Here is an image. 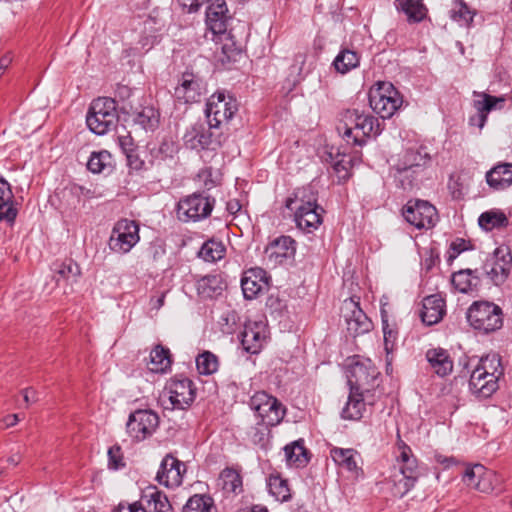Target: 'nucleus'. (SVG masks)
I'll return each instance as SVG.
<instances>
[{"mask_svg":"<svg viewBox=\"0 0 512 512\" xmlns=\"http://www.w3.org/2000/svg\"><path fill=\"white\" fill-rule=\"evenodd\" d=\"M177 151V144L172 139L165 138L158 147L151 149V155L154 160H165L172 158Z\"/></svg>","mask_w":512,"mask_h":512,"instance_id":"55","label":"nucleus"},{"mask_svg":"<svg viewBox=\"0 0 512 512\" xmlns=\"http://www.w3.org/2000/svg\"><path fill=\"white\" fill-rule=\"evenodd\" d=\"M366 403L373 404L368 394L350 388V394L341 416L345 420H360L363 417Z\"/></svg>","mask_w":512,"mask_h":512,"instance_id":"24","label":"nucleus"},{"mask_svg":"<svg viewBox=\"0 0 512 512\" xmlns=\"http://www.w3.org/2000/svg\"><path fill=\"white\" fill-rule=\"evenodd\" d=\"M469 389L478 398H489L498 389V380L486 371L472 370L469 379Z\"/></svg>","mask_w":512,"mask_h":512,"instance_id":"20","label":"nucleus"},{"mask_svg":"<svg viewBox=\"0 0 512 512\" xmlns=\"http://www.w3.org/2000/svg\"><path fill=\"white\" fill-rule=\"evenodd\" d=\"M113 512H147L141 498L133 503H120Z\"/></svg>","mask_w":512,"mask_h":512,"instance_id":"62","label":"nucleus"},{"mask_svg":"<svg viewBox=\"0 0 512 512\" xmlns=\"http://www.w3.org/2000/svg\"><path fill=\"white\" fill-rule=\"evenodd\" d=\"M184 470V464L180 460L167 454L160 464L156 480L166 487H178L182 484Z\"/></svg>","mask_w":512,"mask_h":512,"instance_id":"19","label":"nucleus"},{"mask_svg":"<svg viewBox=\"0 0 512 512\" xmlns=\"http://www.w3.org/2000/svg\"><path fill=\"white\" fill-rule=\"evenodd\" d=\"M156 42L157 36L141 33L140 39L138 40L139 47L132 48V54L135 55L137 53L147 52L155 45Z\"/></svg>","mask_w":512,"mask_h":512,"instance_id":"60","label":"nucleus"},{"mask_svg":"<svg viewBox=\"0 0 512 512\" xmlns=\"http://www.w3.org/2000/svg\"><path fill=\"white\" fill-rule=\"evenodd\" d=\"M149 370L154 373H165L171 366L169 350L161 345L155 346L150 353Z\"/></svg>","mask_w":512,"mask_h":512,"instance_id":"41","label":"nucleus"},{"mask_svg":"<svg viewBox=\"0 0 512 512\" xmlns=\"http://www.w3.org/2000/svg\"><path fill=\"white\" fill-rule=\"evenodd\" d=\"M405 220L417 229L432 228L438 221L436 208L428 201L410 200L402 209Z\"/></svg>","mask_w":512,"mask_h":512,"instance_id":"13","label":"nucleus"},{"mask_svg":"<svg viewBox=\"0 0 512 512\" xmlns=\"http://www.w3.org/2000/svg\"><path fill=\"white\" fill-rule=\"evenodd\" d=\"M165 392L171 409L184 410L188 408L196 397V388L193 381L181 375L171 378L166 386Z\"/></svg>","mask_w":512,"mask_h":512,"instance_id":"12","label":"nucleus"},{"mask_svg":"<svg viewBox=\"0 0 512 512\" xmlns=\"http://www.w3.org/2000/svg\"><path fill=\"white\" fill-rule=\"evenodd\" d=\"M448 188L451 191L454 198H460L462 196V184L458 175H451L448 181Z\"/></svg>","mask_w":512,"mask_h":512,"instance_id":"64","label":"nucleus"},{"mask_svg":"<svg viewBox=\"0 0 512 512\" xmlns=\"http://www.w3.org/2000/svg\"><path fill=\"white\" fill-rule=\"evenodd\" d=\"M17 214L18 210L13 205V193L10 184L0 177V222L5 220L12 225Z\"/></svg>","mask_w":512,"mask_h":512,"instance_id":"29","label":"nucleus"},{"mask_svg":"<svg viewBox=\"0 0 512 512\" xmlns=\"http://www.w3.org/2000/svg\"><path fill=\"white\" fill-rule=\"evenodd\" d=\"M219 485L228 493H237L242 488L240 473L233 468H225L219 476Z\"/></svg>","mask_w":512,"mask_h":512,"instance_id":"49","label":"nucleus"},{"mask_svg":"<svg viewBox=\"0 0 512 512\" xmlns=\"http://www.w3.org/2000/svg\"><path fill=\"white\" fill-rule=\"evenodd\" d=\"M473 476H477V483L474 484V489L482 493L492 492L498 484V478L492 470L486 468H477L472 472Z\"/></svg>","mask_w":512,"mask_h":512,"instance_id":"46","label":"nucleus"},{"mask_svg":"<svg viewBox=\"0 0 512 512\" xmlns=\"http://www.w3.org/2000/svg\"><path fill=\"white\" fill-rule=\"evenodd\" d=\"M118 122L116 101L109 97H99L90 105L86 116L89 129L97 134L104 135L114 129Z\"/></svg>","mask_w":512,"mask_h":512,"instance_id":"3","label":"nucleus"},{"mask_svg":"<svg viewBox=\"0 0 512 512\" xmlns=\"http://www.w3.org/2000/svg\"><path fill=\"white\" fill-rule=\"evenodd\" d=\"M52 269L57 283L64 281L72 284L77 280L81 273L79 265L72 259L56 262L53 264Z\"/></svg>","mask_w":512,"mask_h":512,"instance_id":"36","label":"nucleus"},{"mask_svg":"<svg viewBox=\"0 0 512 512\" xmlns=\"http://www.w3.org/2000/svg\"><path fill=\"white\" fill-rule=\"evenodd\" d=\"M237 111V100L230 94L218 91L207 100L205 109L207 123L210 128L219 130L229 123Z\"/></svg>","mask_w":512,"mask_h":512,"instance_id":"4","label":"nucleus"},{"mask_svg":"<svg viewBox=\"0 0 512 512\" xmlns=\"http://www.w3.org/2000/svg\"><path fill=\"white\" fill-rule=\"evenodd\" d=\"M225 255V247L221 242L208 240L205 242L200 251L199 257L207 262H215L222 259Z\"/></svg>","mask_w":512,"mask_h":512,"instance_id":"51","label":"nucleus"},{"mask_svg":"<svg viewBox=\"0 0 512 512\" xmlns=\"http://www.w3.org/2000/svg\"><path fill=\"white\" fill-rule=\"evenodd\" d=\"M272 425L265 422H259L251 427L248 432L250 441L261 449H267L271 443V430Z\"/></svg>","mask_w":512,"mask_h":512,"instance_id":"47","label":"nucleus"},{"mask_svg":"<svg viewBox=\"0 0 512 512\" xmlns=\"http://www.w3.org/2000/svg\"><path fill=\"white\" fill-rule=\"evenodd\" d=\"M139 239L138 224L133 220L121 219L114 225L108 245L111 251L126 254L138 243Z\"/></svg>","mask_w":512,"mask_h":512,"instance_id":"9","label":"nucleus"},{"mask_svg":"<svg viewBox=\"0 0 512 512\" xmlns=\"http://www.w3.org/2000/svg\"><path fill=\"white\" fill-rule=\"evenodd\" d=\"M430 161V156L426 152L419 150H408L403 160L397 165V178L401 182L404 189L407 186L412 185V177L416 174L423 166Z\"/></svg>","mask_w":512,"mask_h":512,"instance_id":"15","label":"nucleus"},{"mask_svg":"<svg viewBox=\"0 0 512 512\" xmlns=\"http://www.w3.org/2000/svg\"><path fill=\"white\" fill-rule=\"evenodd\" d=\"M479 225L485 230L506 226L508 219L503 212L487 211L482 213L478 219Z\"/></svg>","mask_w":512,"mask_h":512,"instance_id":"52","label":"nucleus"},{"mask_svg":"<svg viewBox=\"0 0 512 512\" xmlns=\"http://www.w3.org/2000/svg\"><path fill=\"white\" fill-rule=\"evenodd\" d=\"M330 456L338 466L345 468L348 471L357 472L359 470L357 464V457H359V454L352 448L333 447L330 450Z\"/></svg>","mask_w":512,"mask_h":512,"instance_id":"35","label":"nucleus"},{"mask_svg":"<svg viewBox=\"0 0 512 512\" xmlns=\"http://www.w3.org/2000/svg\"><path fill=\"white\" fill-rule=\"evenodd\" d=\"M493 260L511 270L512 255L508 247H498L494 252Z\"/></svg>","mask_w":512,"mask_h":512,"instance_id":"61","label":"nucleus"},{"mask_svg":"<svg viewBox=\"0 0 512 512\" xmlns=\"http://www.w3.org/2000/svg\"><path fill=\"white\" fill-rule=\"evenodd\" d=\"M141 501L151 512H171V504L166 494L156 486H148L142 491Z\"/></svg>","mask_w":512,"mask_h":512,"instance_id":"28","label":"nucleus"},{"mask_svg":"<svg viewBox=\"0 0 512 512\" xmlns=\"http://www.w3.org/2000/svg\"><path fill=\"white\" fill-rule=\"evenodd\" d=\"M486 272L496 285L504 283L510 274V270H508V268H505L500 263H496L494 260L489 269L488 265H486Z\"/></svg>","mask_w":512,"mask_h":512,"instance_id":"56","label":"nucleus"},{"mask_svg":"<svg viewBox=\"0 0 512 512\" xmlns=\"http://www.w3.org/2000/svg\"><path fill=\"white\" fill-rule=\"evenodd\" d=\"M186 147L195 150L211 149L215 150L221 147L224 141L222 132H216L214 128H206L201 123H196L189 127L184 136Z\"/></svg>","mask_w":512,"mask_h":512,"instance_id":"11","label":"nucleus"},{"mask_svg":"<svg viewBox=\"0 0 512 512\" xmlns=\"http://www.w3.org/2000/svg\"><path fill=\"white\" fill-rule=\"evenodd\" d=\"M445 300L439 294L425 297L422 303L421 319L428 326L437 324L446 313Z\"/></svg>","mask_w":512,"mask_h":512,"instance_id":"22","label":"nucleus"},{"mask_svg":"<svg viewBox=\"0 0 512 512\" xmlns=\"http://www.w3.org/2000/svg\"><path fill=\"white\" fill-rule=\"evenodd\" d=\"M267 338V325L264 321H248L241 332L243 349L251 354H257Z\"/></svg>","mask_w":512,"mask_h":512,"instance_id":"18","label":"nucleus"},{"mask_svg":"<svg viewBox=\"0 0 512 512\" xmlns=\"http://www.w3.org/2000/svg\"><path fill=\"white\" fill-rule=\"evenodd\" d=\"M486 182L494 190H504L512 185V163H499L486 173Z\"/></svg>","mask_w":512,"mask_h":512,"instance_id":"27","label":"nucleus"},{"mask_svg":"<svg viewBox=\"0 0 512 512\" xmlns=\"http://www.w3.org/2000/svg\"><path fill=\"white\" fill-rule=\"evenodd\" d=\"M395 6L413 22H420L426 16L427 10L421 0H395Z\"/></svg>","mask_w":512,"mask_h":512,"instance_id":"43","label":"nucleus"},{"mask_svg":"<svg viewBox=\"0 0 512 512\" xmlns=\"http://www.w3.org/2000/svg\"><path fill=\"white\" fill-rule=\"evenodd\" d=\"M249 405L261 419V422L272 426H277L286 414V409L282 403L265 391L256 392L250 398Z\"/></svg>","mask_w":512,"mask_h":512,"instance_id":"8","label":"nucleus"},{"mask_svg":"<svg viewBox=\"0 0 512 512\" xmlns=\"http://www.w3.org/2000/svg\"><path fill=\"white\" fill-rule=\"evenodd\" d=\"M425 357L430 368L439 377H445L452 372L453 360L447 350L441 347L431 348L426 351Z\"/></svg>","mask_w":512,"mask_h":512,"instance_id":"23","label":"nucleus"},{"mask_svg":"<svg viewBox=\"0 0 512 512\" xmlns=\"http://www.w3.org/2000/svg\"><path fill=\"white\" fill-rule=\"evenodd\" d=\"M123 455L120 446L114 445L108 450V467L109 469L118 470L124 467Z\"/></svg>","mask_w":512,"mask_h":512,"instance_id":"58","label":"nucleus"},{"mask_svg":"<svg viewBox=\"0 0 512 512\" xmlns=\"http://www.w3.org/2000/svg\"><path fill=\"white\" fill-rule=\"evenodd\" d=\"M400 454L397 457V463L399 466L398 471L403 472L408 476H414L418 480L420 475L417 459L412 453V450L404 442L399 443Z\"/></svg>","mask_w":512,"mask_h":512,"instance_id":"31","label":"nucleus"},{"mask_svg":"<svg viewBox=\"0 0 512 512\" xmlns=\"http://www.w3.org/2000/svg\"><path fill=\"white\" fill-rule=\"evenodd\" d=\"M285 206L294 213L297 228L305 233L314 232L322 224L324 210L311 188L297 189L293 197L286 199Z\"/></svg>","mask_w":512,"mask_h":512,"instance_id":"1","label":"nucleus"},{"mask_svg":"<svg viewBox=\"0 0 512 512\" xmlns=\"http://www.w3.org/2000/svg\"><path fill=\"white\" fill-rule=\"evenodd\" d=\"M132 121L145 131H154L159 124V112L152 106H144L131 114Z\"/></svg>","mask_w":512,"mask_h":512,"instance_id":"32","label":"nucleus"},{"mask_svg":"<svg viewBox=\"0 0 512 512\" xmlns=\"http://www.w3.org/2000/svg\"><path fill=\"white\" fill-rule=\"evenodd\" d=\"M343 311L347 331L351 336L356 337L371 330L372 322L360 308L359 302L353 298L344 301Z\"/></svg>","mask_w":512,"mask_h":512,"instance_id":"16","label":"nucleus"},{"mask_svg":"<svg viewBox=\"0 0 512 512\" xmlns=\"http://www.w3.org/2000/svg\"><path fill=\"white\" fill-rule=\"evenodd\" d=\"M182 512H216V507L210 495L195 494L188 499Z\"/></svg>","mask_w":512,"mask_h":512,"instance_id":"45","label":"nucleus"},{"mask_svg":"<svg viewBox=\"0 0 512 512\" xmlns=\"http://www.w3.org/2000/svg\"><path fill=\"white\" fill-rule=\"evenodd\" d=\"M347 142L362 146L370 135H378V120L357 109H347L342 115V127L338 128Z\"/></svg>","mask_w":512,"mask_h":512,"instance_id":"2","label":"nucleus"},{"mask_svg":"<svg viewBox=\"0 0 512 512\" xmlns=\"http://www.w3.org/2000/svg\"><path fill=\"white\" fill-rule=\"evenodd\" d=\"M219 41L222 43V53L228 58L232 59L242 51V44L237 41L231 32L218 33Z\"/></svg>","mask_w":512,"mask_h":512,"instance_id":"54","label":"nucleus"},{"mask_svg":"<svg viewBox=\"0 0 512 512\" xmlns=\"http://www.w3.org/2000/svg\"><path fill=\"white\" fill-rule=\"evenodd\" d=\"M372 110L383 119L391 118L403 104L400 92L389 82H380L369 92Z\"/></svg>","mask_w":512,"mask_h":512,"instance_id":"5","label":"nucleus"},{"mask_svg":"<svg viewBox=\"0 0 512 512\" xmlns=\"http://www.w3.org/2000/svg\"><path fill=\"white\" fill-rule=\"evenodd\" d=\"M87 168L94 174L111 173L114 168V160L111 153L107 150L92 152L87 162Z\"/></svg>","mask_w":512,"mask_h":512,"instance_id":"33","label":"nucleus"},{"mask_svg":"<svg viewBox=\"0 0 512 512\" xmlns=\"http://www.w3.org/2000/svg\"><path fill=\"white\" fill-rule=\"evenodd\" d=\"M159 425V416L152 410L139 409L131 413L126 423L128 435L137 442L151 437Z\"/></svg>","mask_w":512,"mask_h":512,"instance_id":"10","label":"nucleus"},{"mask_svg":"<svg viewBox=\"0 0 512 512\" xmlns=\"http://www.w3.org/2000/svg\"><path fill=\"white\" fill-rule=\"evenodd\" d=\"M165 22L159 18L158 16H148L143 21V29L141 33L143 34H152L153 36L158 37V33L164 28Z\"/></svg>","mask_w":512,"mask_h":512,"instance_id":"57","label":"nucleus"},{"mask_svg":"<svg viewBox=\"0 0 512 512\" xmlns=\"http://www.w3.org/2000/svg\"><path fill=\"white\" fill-rule=\"evenodd\" d=\"M467 320L476 330L493 332L503 325L502 309L491 302H474L467 311Z\"/></svg>","mask_w":512,"mask_h":512,"instance_id":"6","label":"nucleus"},{"mask_svg":"<svg viewBox=\"0 0 512 512\" xmlns=\"http://www.w3.org/2000/svg\"><path fill=\"white\" fill-rule=\"evenodd\" d=\"M128 166L133 170H141L145 166L144 160H142L139 154L135 151H128L126 154Z\"/></svg>","mask_w":512,"mask_h":512,"instance_id":"63","label":"nucleus"},{"mask_svg":"<svg viewBox=\"0 0 512 512\" xmlns=\"http://www.w3.org/2000/svg\"><path fill=\"white\" fill-rule=\"evenodd\" d=\"M307 53L304 51L297 52L292 60V64L289 67L288 81L293 85L300 83L309 70L306 69Z\"/></svg>","mask_w":512,"mask_h":512,"instance_id":"44","label":"nucleus"},{"mask_svg":"<svg viewBox=\"0 0 512 512\" xmlns=\"http://www.w3.org/2000/svg\"><path fill=\"white\" fill-rule=\"evenodd\" d=\"M481 100H475L474 106L477 110V114L475 116L470 117V124H475L474 120L478 119L479 123L477 126L481 129L484 127L487 113L490 112L498 102H502L503 99L497 98L488 94H482Z\"/></svg>","mask_w":512,"mask_h":512,"instance_id":"38","label":"nucleus"},{"mask_svg":"<svg viewBox=\"0 0 512 512\" xmlns=\"http://www.w3.org/2000/svg\"><path fill=\"white\" fill-rule=\"evenodd\" d=\"M473 370H480L481 372L486 371L490 375L495 376L497 380L503 375L500 357L496 353L481 357Z\"/></svg>","mask_w":512,"mask_h":512,"instance_id":"50","label":"nucleus"},{"mask_svg":"<svg viewBox=\"0 0 512 512\" xmlns=\"http://www.w3.org/2000/svg\"><path fill=\"white\" fill-rule=\"evenodd\" d=\"M378 375L377 368L370 360L357 362L351 369L348 383L351 389L369 394L370 388L376 384Z\"/></svg>","mask_w":512,"mask_h":512,"instance_id":"17","label":"nucleus"},{"mask_svg":"<svg viewBox=\"0 0 512 512\" xmlns=\"http://www.w3.org/2000/svg\"><path fill=\"white\" fill-rule=\"evenodd\" d=\"M295 245L296 242L290 236H280L266 247L265 255L269 261L280 263L295 252Z\"/></svg>","mask_w":512,"mask_h":512,"instance_id":"25","label":"nucleus"},{"mask_svg":"<svg viewBox=\"0 0 512 512\" xmlns=\"http://www.w3.org/2000/svg\"><path fill=\"white\" fill-rule=\"evenodd\" d=\"M227 5L224 0H214L206 10L207 28L214 34L227 30Z\"/></svg>","mask_w":512,"mask_h":512,"instance_id":"21","label":"nucleus"},{"mask_svg":"<svg viewBox=\"0 0 512 512\" xmlns=\"http://www.w3.org/2000/svg\"><path fill=\"white\" fill-rule=\"evenodd\" d=\"M417 479L414 476H408L403 472L396 471L391 476V492L396 497L405 496L415 485Z\"/></svg>","mask_w":512,"mask_h":512,"instance_id":"48","label":"nucleus"},{"mask_svg":"<svg viewBox=\"0 0 512 512\" xmlns=\"http://www.w3.org/2000/svg\"><path fill=\"white\" fill-rule=\"evenodd\" d=\"M215 199L202 193H193L177 204L176 214L180 221H199L210 216Z\"/></svg>","mask_w":512,"mask_h":512,"instance_id":"7","label":"nucleus"},{"mask_svg":"<svg viewBox=\"0 0 512 512\" xmlns=\"http://www.w3.org/2000/svg\"><path fill=\"white\" fill-rule=\"evenodd\" d=\"M196 367L200 374L211 375L218 370V357L210 351H204L197 356Z\"/></svg>","mask_w":512,"mask_h":512,"instance_id":"53","label":"nucleus"},{"mask_svg":"<svg viewBox=\"0 0 512 512\" xmlns=\"http://www.w3.org/2000/svg\"><path fill=\"white\" fill-rule=\"evenodd\" d=\"M267 485L269 493L280 502H287L291 499V492L286 479H283L280 474L272 473L268 477Z\"/></svg>","mask_w":512,"mask_h":512,"instance_id":"39","label":"nucleus"},{"mask_svg":"<svg viewBox=\"0 0 512 512\" xmlns=\"http://www.w3.org/2000/svg\"><path fill=\"white\" fill-rule=\"evenodd\" d=\"M360 57L356 51L342 49L335 57L332 65L335 70L341 74H346L352 69L358 67Z\"/></svg>","mask_w":512,"mask_h":512,"instance_id":"42","label":"nucleus"},{"mask_svg":"<svg viewBox=\"0 0 512 512\" xmlns=\"http://www.w3.org/2000/svg\"><path fill=\"white\" fill-rule=\"evenodd\" d=\"M198 185L206 190H210L217 185L216 180L213 179V172L211 168H204L199 171L196 177Z\"/></svg>","mask_w":512,"mask_h":512,"instance_id":"59","label":"nucleus"},{"mask_svg":"<svg viewBox=\"0 0 512 512\" xmlns=\"http://www.w3.org/2000/svg\"><path fill=\"white\" fill-rule=\"evenodd\" d=\"M450 18L461 27H470L476 14L463 0H454L450 9Z\"/></svg>","mask_w":512,"mask_h":512,"instance_id":"40","label":"nucleus"},{"mask_svg":"<svg viewBox=\"0 0 512 512\" xmlns=\"http://www.w3.org/2000/svg\"><path fill=\"white\" fill-rule=\"evenodd\" d=\"M206 88L207 84L200 75L184 72L175 88V97L184 103H195L206 93Z\"/></svg>","mask_w":512,"mask_h":512,"instance_id":"14","label":"nucleus"},{"mask_svg":"<svg viewBox=\"0 0 512 512\" xmlns=\"http://www.w3.org/2000/svg\"><path fill=\"white\" fill-rule=\"evenodd\" d=\"M262 269H249L244 273L241 280L243 295L246 299H254L267 288V281Z\"/></svg>","mask_w":512,"mask_h":512,"instance_id":"26","label":"nucleus"},{"mask_svg":"<svg viewBox=\"0 0 512 512\" xmlns=\"http://www.w3.org/2000/svg\"><path fill=\"white\" fill-rule=\"evenodd\" d=\"M286 461L295 467H304L309 462L308 450L302 439L296 440L284 447Z\"/></svg>","mask_w":512,"mask_h":512,"instance_id":"34","label":"nucleus"},{"mask_svg":"<svg viewBox=\"0 0 512 512\" xmlns=\"http://www.w3.org/2000/svg\"><path fill=\"white\" fill-rule=\"evenodd\" d=\"M479 283V278L474 275L471 269H463L453 273L451 277V284L454 289L460 293H469L476 289Z\"/></svg>","mask_w":512,"mask_h":512,"instance_id":"37","label":"nucleus"},{"mask_svg":"<svg viewBox=\"0 0 512 512\" xmlns=\"http://www.w3.org/2000/svg\"><path fill=\"white\" fill-rule=\"evenodd\" d=\"M197 292L203 298H213L222 293L225 283L219 274L207 275L197 281Z\"/></svg>","mask_w":512,"mask_h":512,"instance_id":"30","label":"nucleus"}]
</instances>
